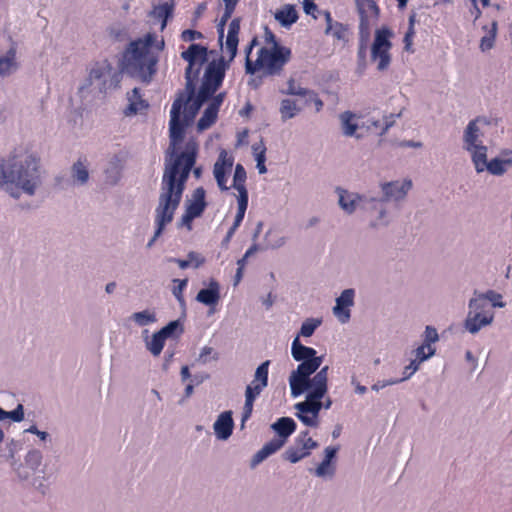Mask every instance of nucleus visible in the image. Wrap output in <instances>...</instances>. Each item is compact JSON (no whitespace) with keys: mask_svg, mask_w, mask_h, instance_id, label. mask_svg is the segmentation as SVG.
<instances>
[{"mask_svg":"<svg viewBox=\"0 0 512 512\" xmlns=\"http://www.w3.org/2000/svg\"><path fill=\"white\" fill-rule=\"evenodd\" d=\"M180 57L188 62V66L185 71V89L177 92L171 108L170 134L174 146L183 139L185 128L194 120L202 105L221 87L225 76L222 61L208 63L201 87L195 93V82L208 59L207 48L200 44H191L188 49L181 51Z\"/></svg>","mask_w":512,"mask_h":512,"instance_id":"obj_1","label":"nucleus"},{"mask_svg":"<svg viewBox=\"0 0 512 512\" xmlns=\"http://www.w3.org/2000/svg\"><path fill=\"white\" fill-rule=\"evenodd\" d=\"M181 142L182 140L175 146L170 142L171 155L175 156L173 159L166 161L164 166L159 205L156 208V232L149 241L148 247L162 234L165 225L173 221L175 210L178 208L182 193L185 191L190 171L192 170L196 179L202 176V168H194L199 145L196 141L190 140L186 142L184 150L176 154V146Z\"/></svg>","mask_w":512,"mask_h":512,"instance_id":"obj_2","label":"nucleus"},{"mask_svg":"<svg viewBox=\"0 0 512 512\" xmlns=\"http://www.w3.org/2000/svg\"><path fill=\"white\" fill-rule=\"evenodd\" d=\"M15 184L26 194L33 195L40 183L39 158L29 151L11 155L7 168L0 164V186Z\"/></svg>","mask_w":512,"mask_h":512,"instance_id":"obj_3","label":"nucleus"},{"mask_svg":"<svg viewBox=\"0 0 512 512\" xmlns=\"http://www.w3.org/2000/svg\"><path fill=\"white\" fill-rule=\"evenodd\" d=\"M154 42L155 36L151 33L131 41L122 54V70L148 83L157 72L158 58L150 51Z\"/></svg>","mask_w":512,"mask_h":512,"instance_id":"obj_4","label":"nucleus"},{"mask_svg":"<svg viewBox=\"0 0 512 512\" xmlns=\"http://www.w3.org/2000/svg\"><path fill=\"white\" fill-rule=\"evenodd\" d=\"M258 36L251 38L245 48V72L247 75L262 73L264 77L279 76L284 71L292 57L291 48L288 47H261L257 52V59L252 60L250 55L253 48L258 46Z\"/></svg>","mask_w":512,"mask_h":512,"instance_id":"obj_5","label":"nucleus"},{"mask_svg":"<svg viewBox=\"0 0 512 512\" xmlns=\"http://www.w3.org/2000/svg\"><path fill=\"white\" fill-rule=\"evenodd\" d=\"M272 429L278 434L270 442L262 446V448L251 459V467H256L263 462L266 458L274 454L277 450L282 448L294 431L297 429L295 421L288 417L279 418L272 425Z\"/></svg>","mask_w":512,"mask_h":512,"instance_id":"obj_6","label":"nucleus"},{"mask_svg":"<svg viewBox=\"0 0 512 512\" xmlns=\"http://www.w3.org/2000/svg\"><path fill=\"white\" fill-rule=\"evenodd\" d=\"M329 366H323L314 376V387H310L304 402L296 404V410L302 414L318 416L321 409V398L328 391Z\"/></svg>","mask_w":512,"mask_h":512,"instance_id":"obj_7","label":"nucleus"},{"mask_svg":"<svg viewBox=\"0 0 512 512\" xmlns=\"http://www.w3.org/2000/svg\"><path fill=\"white\" fill-rule=\"evenodd\" d=\"M271 361L266 360L260 364L255 372L254 379L247 385L245 391V404L242 413V426L251 417L253 404L262 391L269 385V367Z\"/></svg>","mask_w":512,"mask_h":512,"instance_id":"obj_8","label":"nucleus"},{"mask_svg":"<svg viewBox=\"0 0 512 512\" xmlns=\"http://www.w3.org/2000/svg\"><path fill=\"white\" fill-rule=\"evenodd\" d=\"M323 357L301 361V364L292 372L289 383L293 396H299L310 387H314V378H309L322 364Z\"/></svg>","mask_w":512,"mask_h":512,"instance_id":"obj_9","label":"nucleus"},{"mask_svg":"<svg viewBox=\"0 0 512 512\" xmlns=\"http://www.w3.org/2000/svg\"><path fill=\"white\" fill-rule=\"evenodd\" d=\"M393 32L388 26H382L375 31L371 47V59L377 63V70L386 71L391 63V48Z\"/></svg>","mask_w":512,"mask_h":512,"instance_id":"obj_10","label":"nucleus"},{"mask_svg":"<svg viewBox=\"0 0 512 512\" xmlns=\"http://www.w3.org/2000/svg\"><path fill=\"white\" fill-rule=\"evenodd\" d=\"M469 306L471 310L466 317V328L474 334L492 322L493 312L485 297L470 300Z\"/></svg>","mask_w":512,"mask_h":512,"instance_id":"obj_11","label":"nucleus"},{"mask_svg":"<svg viewBox=\"0 0 512 512\" xmlns=\"http://www.w3.org/2000/svg\"><path fill=\"white\" fill-rule=\"evenodd\" d=\"M357 7L360 16V36L369 37L372 24L376 23L379 18V7L375 0H357Z\"/></svg>","mask_w":512,"mask_h":512,"instance_id":"obj_12","label":"nucleus"},{"mask_svg":"<svg viewBox=\"0 0 512 512\" xmlns=\"http://www.w3.org/2000/svg\"><path fill=\"white\" fill-rule=\"evenodd\" d=\"M318 446L317 442L309 436L306 430L298 435L293 445L284 453V459L291 463H297L311 455V451Z\"/></svg>","mask_w":512,"mask_h":512,"instance_id":"obj_13","label":"nucleus"},{"mask_svg":"<svg viewBox=\"0 0 512 512\" xmlns=\"http://www.w3.org/2000/svg\"><path fill=\"white\" fill-rule=\"evenodd\" d=\"M234 162V158L232 155L228 154L227 151L221 150L219 153L218 159L214 165V176L217 181V184L222 191L229 190L227 185L228 178L227 173L232 169Z\"/></svg>","mask_w":512,"mask_h":512,"instance_id":"obj_14","label":"nucleus"},{"mask_svg":"<svg viewBox=\"0 0 512 512\" xmlns=\"http://www.w3.org/2000/svg\"><path fill=\"white\" fill-rule=\"evenodd\" d=\"M205 208V190L203 187H198L193 191L192 199L187 206L184 216H182V220L192 221L193 219L200 217Z\"/></svg>","mask_w":512,"mask_h":512,"instance_id":"obj_15","label":"nucleus"},{"mask_svg":"<svg viewBox=\"0 0 512 512\" xmlns=\"http://www.w3.org/2000/svg\"><path fill=\"white\" fill-rule=\"evenodd\" d=\"M355 297V291L351 288L345 289L341 296L336 299V305L333 308V312L339 321L342 323L348 322L350 318L349 307L353 305V298Z\"/></svg>","mask_w":512,"mask_h":512,"instance_id":"obj_16","label":"nucleus"},{"mask_svg":"<svg viewBox=\"0 0 512 512\" xmlns=\"http://www.w3.org/2000/svg\"><path fill=\"white\" fill-rule=\"evenodd\" d=\"M177 325V322H171L152 335L151 341L148 342V350L150 353L157 356L162 352L165 339L173 334Z\"/></svg>","mask_w":512,"mask_h":512,"instance_id":"obj_17","label":"nucleus"},{"mask_svg":"<svg viewBox=\"0 0 512 512\" xmlns=\"http://www.w3.org/2000/svg\"><path fill=\"white\" fill-rule=\"evenodd\" d=\"M412 188V182L409 180H403L402 182H387L382 186L385 194V199L400 200L405 197L407 192Z\"/></svg>","mask_w":512,"mask_h":512,"instance_id":"obj_18","label":"nucleus"},{"mask_svg":"<svg viewBox=\"0 0 512 512\" xmlns=\"http://www.w3.org/2000/svg\"><path fill=\"white\" fill-rule=\"evenodd\" d=\"M113 73V66L109 61L103 60L101 62H96L93 64L90 72H89V81L92 83L93 81L99 82L101 85V89L106 88L107 78Z\"/></svg>","mask_w":512,"mask_h":512,"instance_id":"obj_19","label":"nucleus"},{"mask_svg":"<svg viewBox=\"0 0 512 512\" xmlns=\"http://www.w3.org/2000/svg\"><path fill=\"white\" fill-rule=\"evenodd\" d=\"M241 31V19L234 18L228 28V35L226 38V44H224V49L229 54V60L232 61L237 53L238 47V35Z\"/></svg>","mask_w":512,"mask_h":512,"instance_id":"obj_20","label":"nucleus"},{"mask_svg":"<svg viewBox=\"0 0 512 512\" xmlns=\"http://www.w3.org/2000/svg\"><path fill=\"white\" fill-rule=\"evenodd\" d=\"M18 68L17 48L16 44H12L6 54L4 56H0V76L7 77L16 72Z\"/></svg>","mask_w":512,"mask_h":512,"instance_id":"obj_21","label":"nucleus"},{"mask_svg":"<svg viewBox=\"0 0 512 512\" xmlns=\"http://www.w3.org/2000/svg\"><path fill=\"white\" fill-rule=\"evenodd\" d=\"M214 430L219 439H228L233 431V418L231 411L222 412L214 423Z\"/></svg>","mask_w":512,"mask_h":512,"instance_id":"obj_22","label":"nucleus"},{"mask_svg":"<svg viewBox=\"0 0 512 512\" xmlns=\"http://www.w3.org/2000/svg\"><path fill=\"white\" fill-rule=\"evenodd\" d=\"M219 300L220 286L215 280L210 281L208 287L201 289L198 295H196V301L208 306L216 305Z\"/></svg>","mask_w":512,"mask_h":512,"instance_id":"obj_23","label":"nucleus"},{"mask_svg":"<svg viewBox=\"0 0 512 512\" xmlns=\"http://www.w3.org/2000/svg\"><path fill=\"white\" fill-rule=\"evenodd\" d=\"M128 101L129 104L124 109L126 115H135L148 108V102L143 99L139 88H134L128 93Z\"/></svg>","mask_w":512,"mask_h":512,"instance_id":"obj_24","label":"nucleus"},{"mask_svg":"<svg viewBox=\"0 0 512 512\" xmlns=\"http://www.w3.org/2000/svg\"><path fill=\"white\" fill-rule=\"evenodd\" d=\"M291 353L294 360L300 362L319 357L316 355L317 352L314 348L304 346L300 343L299 338L292 341Z\"/></svg>","mask_w":512,"mask_h":512,"instance_id":"obj_25","label":"nucleus"},{"mask_svg":"<svg viewBox=\"0 0 512 512\" xmlns=\"http://www.w3.org/2000/svg\"><path fill=\"white\" fill-rule=\"evenodd\" d=\"M479 119H475L471 121L466 127V131H464V145H466V150H472L473 147L483 145L479 140L481 133L479 128L477 127V122Z\"/></svg>","mask_w":512,"mask_h":512,"instance_id":"obj_26","label":"nucleus"},{"mask_svg":"<svg viewBox=\"0 0 512 512\" xmlns=\"http://www.w3.org/2000/svg\"><path fill=\"white\" fill-rule=\"evenodd\" d=\"M246 170L241 164H237L234 169L233 175V187L238 192L237 197L248 198V192L246 189Z\"/></svg>","mask_w":512,"mask_h":512,"instance_id":"obj_27","label":"nucleus"},{"mask_svg":"<svg viewBox=\"0 0 512 512\" xmlns=\"http://www.w3.org/2000/svg\"><path fill=\"white\" fill-rule=\"evenodd\" d=\"M224 3V11L217 24V31L219 39L221 40L224 34V26L231 19L233 12L235 11L238 0H222Z\"/></svg>","mask_w":512,"mask_h":512,"instance_id":"obj_28","label":"nucleus"},{"mask_svg":"<svg viewBox=\"0 0 512 512\" xmlns=\"http://www.w3.org/2000/svg\"><path fill=\"white\" fill-rule=\"evenodd\" d=\"M326 18L328 23L326 34L331 35L337 40L345 41L347 39V27L341 22H333L329 12H327Z\"/></svg>","mask_w":512,"mask_h":512,"instance_id":"obj_29","label":"nucleus"},{"mask_svg":"<svg viewBox=\"0 0 512 512\" xmlns=\"http://www.w3.org/2000/svg\"><path fill=\"white\" fill-rule=\"evenodd\" d=\"M472 153V160L477 172H483L487 167V147L480 145L468 150Z\"/></svg>","mask_w":512,"mask_h":512,"instance_id":"obj_30","label":"nucleus"},{"mask_svg":"<svg viewBox=\"0 0 512 512\" xmlns=\"http://www.w3.org/2000/svg\"><path fill=\"white\" fill-rule=\"evenodd\" d=\"M338 195H340V206L347 213L354 212L356 209V203L361 197L358 194H349L345 190H338Z\"/></svg>","mask_w":512,"mask_h":512,"instance_id":"obj_31","label":"nucleus"},{"mask_svg":"<svg viewBox=\"0 0 512 512\" xmlns=\"http://www.w3.org/2000/svg\"><path fill=\"white\" fill-rule=\"evenodd\" d=\"M275 18L282 23V25L289 26L296 22L299 17L297 16V10H295L293 6L287 5L284 9L276 12Z\"/></svg>","mask_w":512,"mask_h":512,"instance_id":"obj_32","label":"nucleus"},{"mask_svg":"<svg viewBox=\"0 0 512 512\" xmlns=\"http://www.w3.org/2000/svg\"><path fill=\"white\" fill-rule=\"evenodd\" d=\"M219 110L207 105L204 113L198 121V129L205 130L213 126L217 120Z\"/></svg>","mask_w":512,"mask_h":512,"instance_id":"obj_33","label":"nucleus"},{"mask_svg":"<svg viewBox=\"0 0 512 512\" xmlns=\"http://www.w3.org/2000/svg\"><path fill=\"white\" fill-rule=\"evenodd\" d=\"M299 112L300 108L297 105V102L290 99H284L280 102L279 113L280 117H282L284 121L296 116Z\"/></svg>","mask_w":512,"mask_h":512,"instance_id":"obj_34","label":"nucleus"},{"mask_svg":"<svg viewBox=\"0 0 512 512\" xmlns=\"http://www.w3.org/2000/svg\"><path fill=\"white\" fill-rule=\"evenodd\" d=\"M484 29L487 30V34L480 39L479 47L483 51H488V49L492 48L494 39L497 36L498 23L493 21L489 29L487 26H484Z\"/></svg>","mask_w":512,"mask_h":512,"instance_id":"obj_35","label":"nucleus"},{"mask_svg":"<svg viewBox=\"0 0 512 512\" xmlns=\"http://www.w3.org/2000/svg\"><path fill=\"white\" fill-rule=\"evenodd\" d=\"M174 4L165 2L154 7V16L162 20V29L166 26L168 18L172 17Z\"/></svg>","mask_w":512,"mask_h":512,"instance_id":"obj_36","label":"nucleus"},{"mask_svg":"<svg viewBox=\"0 0 512 512\" xmlns=\"http://www.w3.org/2000/svg\"><path fill=\"white\" fill-rule=\"evenodd\" d=\"M341 121L344 134L346 136H352L355 134L358 125L355 122V114L349 111H346L341 114Z\"/></svg>","mask_w":512,"mask_h":512,"instance_id":"obj_37","label":"nucleus"},{"mask_svg":"<svg viewBox=\"0 0 512 512\" xmlns=\"http://www.w3.org/2000/svg\"><path fill=\"white\" fill-rule=\"evenodd\" d=\"M512 165L511 160H502L499 158H493L491 161L487 162L486 170L489 171L492 175H502L508 166Z\"/></svg>","mask_w":512,"mask_h":512,"instance_id":"obj_38","label":"nucleus"},{"mask_svg":"<svg viewBox=\"0 0 512 512\" xmlns=\"http://www.w3.org/2000/svg\"><path fill=\"white\" fill-rule=\"evenodd\" d=\"M73 177L81 184L86 183L89 179L88 168L80 159L73 166Z\"/></svg>","mask_w":512,"mask_h":512,"instance_id":"obj_39","label":"nucleus"},{"mask_svg":"<svg viewBox=\"0 0 512 512\" xmlns=\"http://www.w3.org/2000/svg\"><path fill=\"white\" fill-rule=\"evenodd\" d=\"M248 207V198L237 197V212L232 225L239 227L244 220L245 213Z\"/></svg>","mask_w":512,"mask_h":512,"instance_id":"obj_40","label":"nucleus"},{"mask_svg":"<svg viewBox=\"0 0 512 512\" xmlns=\"http://www.w3.org/2000/svg\"><path fill=\"white\" fill-rule=\"evenodd\" d=\"M188 286V279H174L172 293L177 301L180 303L185 302V298L183 297V290Z\"/></svg>","mask_w":512,"mask_h":512,"instance_id":"obj_41","label":"nucleus"},{"mask_svg":"<svg viewBox=\"0 0 512 512\" xmlns=\"http://www.w3.org/2000/svg\"><path fill=\"white\" fill-rule=\"evenodd\" d=\"M132 319L140 327H145L155 321V315L148 311L134 312L132 314Z\"/></svg>","mask_w":512,"mask_h":512,"instance_id":"obj_42","label":"nucleus"},{"mask_svg":"<svg viewBox=\"0 0 512 512\" xmlns=\"http://www.w3.org/2000/svg\"><path fill=\"white\" fill-rule=\"evenodd\" d=\"M320 324V320L313 318L306 319L301 326L300 335L303 337H311Z\"/></svg>","mask_w":512,"mask_h":512,"instance_id":"obj_43","label":"nucleus"},{"mask_svg":"<svg viewBox=\"0 0 512 512\" xmlns=\"http://www.w3.org/2000/svg\"><path fill=\"white\" fill-rule=\"evenodd\" d=\"M252 149H254V154L257 161V169L259 170L260 174H264L266 172L265 167V147L263 144L254 145L252 146Z\"/></svg>","mask_w":512,"mask_h":512,"instance_id":"obj_44","label":"nucleus"},{"mask_svg":"<svg viewBox=\"0 0 512 512\" xmlns=\"http://www.w3.org/2000/svg\"><path fill=\"white\" fill-rule=\"evenodd\" d=\"M263 47H285L281 43H279L277 37L273 33V31L269 28V26L263 27Z\"/></svg>","mask_w":512,"mask_h":512,"instance_id":"obj_45","label":"nucleus"},{"mask_svg":"<svg viewBox=\"0 0 512 512\" xmlns=\"http://www.w3.org/2000/svg\"><path fill=\"white\" fill-rule=\"evenodd\" d=\"M478 297H485L486 301L489 304L490 310L494 307H503L504 303L501 301L502 296L499 293H496L492 290L488 291L484 295H479Z\"/></svg>","mask_w":512,"mask_h":512,"instance_id":"obj_46","label":"nucleus"},{"mask_svg":"<svg viewBox=\"0 0 512 512\" xmlns=\"http://www.w3.org/2000/svg\"><path fill=\"white\" fill-rule=\"evenodd\" d=\"M309 89L302 88L299 85L295 84V81L293 79H290L288 81V87L286 90H283L282 92L288 95H296V96H302L305 97L308 94Z\"/></svg>","mask_w":512,"mask_h":512,"instance_id":"obj_47","label":"nucleus"},{"mask_svg":"<svg viewBox=\"0 0 512 512\" xmlns=\"http://www.w3.org/2000/svg\"><path fill=\"white\" fill-rule=\"evenodd\" d=\"M415 353V360H417L418 363H421L433 355L434 349H432L431 345L429 344H422L416 349Z\"/></svg>","mask_w":512,"mask_h":512,"instance_id":"obj_48","label":"nucleus"},{"mask_svg":"<svg viewBox=\"0 0 512 512\" xmlns=\"http://www.w3.org/2000/svg\"><path fill=\"white\" fill-rule=\"evenodd\" d=\"M203 37L204 36H203L202 32L192 30V29H186V30L182 31L180 34V38L184 42H192L195 40L202 39Z\"/></svg>","mask_w":512,"mask_h":512,"instance_id":"obj_49","label":"nucleus"},{"mask_svg":"<svg viewBox=\"0 0 512 512\" xmlns=\"http://www.w3.org/2000/svg\"><path fill=\"white\" fill-rule=\"evenodd\" d=\"M415 36V30H414V20L411 18L410 20V27H408L405 36H404V44H405V51H411V46L413 42V37Z\"/></svg>","mask_w":512,"mask_h":512,"instance_id":"obj_50","label":"nucleus"},{"mask_svg":"<svg viewBox=\"0 0 512 512\" xmlns=\"http://www.w3.org/2000/svg\"><path fill=\"white\" fill-rule=\"evenodd\" d=\"M419 364L417 360H412L410 365L405 366L403 370V377L398 378V380L403 381L405 379H409L412 377V375L418 370Z\"/></svg>","mask_w":512,"mask_h":512,"instance_id":"obj_51","label":"nucleus"},{"mask_svg":"<svg viewBox=\"0 0 512 512\" xmlns=\"http://www.w3.org/2000/svg\"><path fill=\"white\" fill-rule=\"evenodd\" d=\"M308 103H314L316 112H319L323 107V102L318 97L317 93L313 90L308 91V94L305 96Z\"/></svg>","mask_w":512,"mask_h":512,"instance_id":"obj_52","label":"nucleus"},{"mask_svg":"<svg viewBox=\"0 0 512 512\" xmlns=\"http://www.w3.org/2000/svg\"><path fill=\"white\" fill-rule=\"evenodd\" d=\"M296 417H298V419L303 422L306 426H310V427H317L318 425V422H317V418L318 416H308L307 414H302L301 412L297 413L296 414Z\"/></svg>","mask_w":512,"mask_h":512,"instance_id":"obj_53","label":"nucleus"},{"mask_svg":"<svg viewBox=\"0 0 512 512\" xmlns=\"http://www.w3.org/2000/svg\"><path fill=\"white\" fill-rule=\"evenodd\" d=\"M24 418L23 408L21 404L17 406L16 409L6 412V419H12L16 422L21 421Z\"/></svg>","mask_w":512,"mask_h":512,"instance_id":"obj_54","label":"nucleus"},{"mask_svg":"<svg viewBox=\"0 0 512 512\" xmlns=\"http://www.w3.org/2000/svg\"><path fill=\"white\" fill-rule=\"evenodd\" d=\"M438 339H439V335L437 334L436 329L431 326H427L426 331H425V343L424 344L431 345L432 342H435Z\"/></svg>","mask_w":512,"mask_h":512,"instance_id":"obj_55","label":"nucleus"},{"mask_svg":"<svg viewBox=\"0 0 512 512\" xmlns=\"http://www.w3.org/2000/svg\"><path fill=\"white\" fill-rule=\"evenodd\" d=\"M224 96H225L224 92H220L215 96L213 95L212 97H210L208 99V100H210V102L208 103V106L214 107L215 109L219 110L221 104L223 103Z\"/></svg>","mask_w":512,"mask_h":512,"instance_id":"obj_56","label":"nucleus"},{"mask_svg":"<svg viewBox=\"0 0 512 512\" xmlns=\"http://www.w3.org/2000/svg\"><path fill=\"white\" fill-rule=\"evenodd\" d=\"M303 9L307 15H311L316 18L315 12L317 11V5L312 0L303 1Z\"/></svg>","mask_w":512,"mask_h":512,"instance_id":"obj_57","label":"nucleus"},{"mask_svg":"<svg viewBox=\"0 0 512 512\" xmlns=\"http://www.w3.org/2000/svg\"><path fill=\"white\" fill-rule=\"evenodd\" d=\"M187 261H191V265H193L194 268H199L204 263V258L195 252H190Z\"/></svg>","mask_w":512,"mask_h":512,"instance_id":"obj_58","label":"nucleus"},{"mask_svg":"<svg viewBox=\"0 0 512 512\" xmlns=\"http://www.w3.org/2000/svg\"><path fill=\"white\" fill-rule=\"evenodd\" d=\"M41 455L40 452L37 450H33L26 455L25 461L26 463H33L35 465H38L40 463Z\"/></svg>","mask_w":512,"mask_h":512,"instance_id":"obj_59","label":"nucleus"},{"mask_svg":"<svg viewBox=\"0 0 512 512\" xmlns=\"http://www.w3.org/2000/svg\"><path fill=\"white\" fill-rule=\"evenodd\" d=\"M329 468L330 462H328V460H322L316 469V474L318 476H323L328 473Z\"/></svg>","mask_w":512,"mask_h":512,"instance_id":"obj_60","label":"nucleus"},{"mask_svg":"<svg viewBox=\"0 0 512 512\" xmlns=\"http://www.w3.org/2000/svg\"><path fill=\"white\" fill-rule=\"evenodd\" d=\"M399 382H400V380H398V379H390V380L383 381V382H377L372 386V389L375 391H378L379 389H382L388 385L397 384Z\"/></svg>","mask_w":512,"mask_h":512,"instance_id":"obj_61","label":"nucleus"},{"mask_svg":"<svg viewBox=\"0 0 512 512\" xmlns=\"http://www.w3.org/2000/svg\"><path fill=\"white\" fill-rule=\"evenodd\" d=\"M392 124H393V120H388V118H386V119H385V121H384L383 123H380L379 121H375V122H373V125H374L376 128H377V127H379V126L384 125V128H383L382 132H380V134L385 133V132L389 129V127H391V126H392Z\"/></svg>","mask_w":512,"mask_h":512,"instance_id":"obj_62","label":"nucleus"},{"mask_svg":"<svg viewBox=\"0 0 512 512\" xmlns=\"http://www.w3.org/2000/svg\"><path fill=\"white\" fill-rule=\"evenodd\" d=\"M324 452H326V458H324L323 460H328V462H331V459L335 457L337 448L329 446L326 448V450H324Z\"/></svg>","mask_w":512,"mask_h":512,"instance_id":"obj_63","label":"nucleus"},{"mask_svg":"<svg viewBox=\"0 0 512 512\" xmlns=\"http://www.w3.org/2000/svg\"><path fill=\"white\" fill-rule=\"evenodd\" d=\"M170 261L176 262L181 269H187L191 266L190 260L171 259Z\"/></svg>","mask_w":512,"mask_h":512,"instance_id":"obj_64","label":"nucleus"}]
</instances>
